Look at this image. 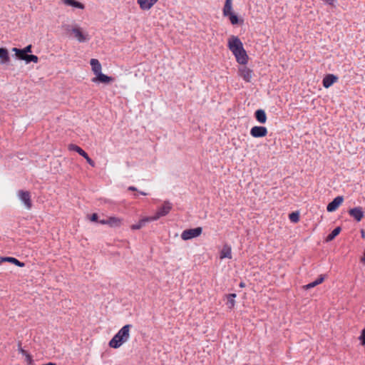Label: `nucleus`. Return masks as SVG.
<instances>
[{"label":"nucleus","instance_id":"obj_1","mask_svg":"<svg viewBox=\"0 0 365 365\" xmlns=\"http://www.w3.org/2000/svg\"><path fill=\"white\" fill-rule=\"evenodd\" d=\"M227 47L236 58V61L241 65H246L249 56L244 48L243 43L239 37L231 36L227 40Z\"/></svg>","mask_w":365,"mask_h":365},{"label":"nucleus","instance_id":"obj_2","mask_svg":"<svg viewBox=\"0 0 365 365\" xmlns=\"http://www.w3.org/2000/svg\"><path fill=\"white\" fill-rule=\"evenodd\" d=\"M130 324L123 326L112 339L109 341V346L113 349H118L130 339Z\"/></svg>","mask_w":365,"mask_h":365},{"label":"nucleus","instance_id":"obj_3","mask_svg":"<svg viewBox=\"0 0 365 365\" xmlns=\"http://www.w3.org/2000/svg\"><path fill=\"white\" fill-rule=\"evenodd\" d=\"M66 30L68 32H71L73 36L80 43L88 41L90 38L88 33L84 32L83 29L78 25L75 26H67Z\"/></svg>","mask_w":365,"mask_h":365},{"label":"nucleus","instance_id":"obj_4","mask_svg":"<svg viewBox=\"0 0 365 365\" xmlns=\"http://www.w3.org/2000/svg\"><path fill=\"white\" fill-rule=\"evenodd\" d=\"M172 204L168 201H165L163 202V205L159 207L155 215L150 217L152 221H155L161 217L167 215L172 210Z\"/></svg>","mask_w":365,"mask_h":365},{"label":"nucleus","instance_id":"obj_5","mask_svg":"<svg viewBox=\"0 0 365 365\" xmlns=\"http://www.w3.org/2000/svg\"><path fill=\"white\" fill-rule=\"evenodd\" d=\"M202 229L200 227L185 230L181 234V238L183 240H188L197 237L201 235Z\"/></svg>","mask_w":365,"mask_h":365},{"label":"nucleus","instance_id":"obj_6","mask_svg":"<svg viewBox=\"0 0 365 365\" xmlns=\"http://www.w3.org/2000/svg\"><path fill=\"white\" fill-rule=\"evenodd\" d=\"M17 195L20 200L24 204L27 210H30L32 207L31 193L29 191L19 190Z\"/></svg>","mask_w":365,"mask_h":365},{"label":"nucleus","instance_id":"obj_7","mask_svg":"<svg viewBox=\"0 0 365 365\" xmlns=\"http://www.w3.org/2000/svg\"><path fill=\"white\" fill-rule=\"evenodd\" d=\"M239 68L238 72L239 75L246 82H250L252 78L253 71L248 67L245 66V65H242Z\"/></svg>","mask_w":365,"mask_h":365},{"label":"nucleus","instance_id":"obj_8","mask_svg":"<svg viewBox=\"0 0 365 365\" xmlns=\"http://www.w3.org/2000/svg\"><path fill=\"white\" fill-rule=\"evenodd\" d=\"M348 212L356 222H360L364 217V212L361 207L351 208L349 210Z\"/></svg>","mask_w":365,"mask_h":365},{"label":"nucleus","instance_id":"obj_9","mask_svg":"<svg viewBox=\"0 0 365 365\" xmlns=\"http://www.w3.org/2000/svg\"><path fill=\"white\" fill-rule=\"evenodd\" d=\"M267 134V129L264 126H254L250 130V135L254 138H262Z\"/></svg>","mask_w":365,"mask_h":365},{"label":"nucleus","instance_id":"obj_10","mask_svg":"<svg viewBox=\"0 0 365 365\" xmlns=\"http://www.w3.org/2000/svg\"><path fill=\"white\" fill-rule=\"evenodd\" d=\"M344 197L343 196H337L331 202L327 205V210L328 212H334L335 211L339 205L343 202Z\"/></svg>","mask_w":365,"mask_h":365},{"label":"nucleus","instance_id":"obj_11","mask_svg":"<svg viewBox=\"0 0 365 365\" xmlns=\"http://www.w3.org/2000/svg\"><path fill=\"white\" fill-rule=\"evenodd\" d=\"M113 80L114 79L112 77L108 76L102 73V72H101V73L97 75L96 77L93 78L91 81L93 83H102L108 84V83L113 82Z\"/></svg>","mask_w":365,"mask_h":365},{"label":"nucleus","instance_id":"obj_12","mask_svg":"<svg viewBox=\"0 0 365 365\" xmlns=\"http://www.w3.org/2000/svg\"><path fill=\"white\" fill-rule=\"evenodd\" d=\"M338 81V77L334 74H327L322 81L323 86L326 88H329L331 85Z\"/></svg>","mask_w":365,"mask_h":365},{"label":"nucleus","instance_id":"obj_13","mask_svg":"<svg viewBox=\"0 0 365 365\" xmlns=\"http://www.w3.org/2000/svg\"><path fill=\"white\" fill-rule=\"evenodd\" d=\"M158 0H138L137 3L142 10L150 9Z\"/></svg>","mask_w":365,"mask_h":365},{"label":"nucleus","instance_id":"obj_14","mask_svg":"<svg viewBox=\"0 0 365 365\" xmlns=\"http://www.w3.org/2000/svg\"><path fill=\"white\" fill-rule=\"evenodd\" d=\"M232 247L230 245L225 244L223 245L220 252V258L223 259L225 258L232 259Z\"/></svg>","mask_w":365,"mask_h":365},{"label":"nucleus","instance_id":"obj_15","mask_svg":"<svg viewBox=\"0 0 365 365\" xmlns=\"http://www.w3.org/2000/svg\"><path fill=\"white\" fill-rule=\"evenodd\" d=\"M90 64L91 66V70H92L93 73L96 75V76L101 73L102 66L98 59H96V58L91 59Z\"/></svg>","mask_w":365,"mask_h":365},{"label":"nucleus","instance_id":"obj_16","mask_svg":"<svg viewBox=\"0 0 365 365\" xmlns=\"http://www.w3.org/2000/svg\"><path fill=\"white\" fill-rule=\"evenodd\" d=\"M123 223V219L117 217H108V225L112 227H120Z\"/></svg>","mask_w":365,"mask_h":365},{"label":"nucleus","instance_id":"obj_17","mask_svg":"<svg viewBox=\"0 0 365 365\" xmlns=\"http://www.w3.org/2000/svg\"><path fill=\"white\" fill-rule=\"evenodd\" d=\"M10 61L8 50L5 48H0V63L4 64Z\"/></svg>","mask_w":365,"mask_h":365},{"label":"nucleus","instance_id":"obj_18","mask_svg":"<svg viewBox=\"0 0 365 365\" xmlns=\"http://www.w3.org/2000/svg\"><path fill=\"white\" fill-rule=\"evenodd\" d=\"M257 120L260 123H265L267 121V115L264 110L259 109L255 113Z\"/></svg>","mask_w":365,"mask_h":365},{"label":"nucleus","instance_id":"obj_19","mask_svg":"<svg viewBox=\"0 0 365 365\" xmlns=\"http://www.w3.org/2000/svg\"><path fill=\"white\" fill-rule=\"evenodd\" d=\"M61 1L66 5L71 6L80 9H83L85 8L84 5L82 3L78 2L76 0H61Z\"/></svg>","mask_w":365,"mask_h":365},{"label":"nucleus","instance_id":"obj_20","mask_svg":"<svg viewBox=\"0 0 365 365\" xmlns=\"http://www.w3.org/2000/svg\"><path fill=\"white\" fill-rule=\"evenodd\" d=\"M227 299L226 304L230 309H232L235 306V300L236 294H229L225 295Z\"/></svg>","mask_w":365,"mask_h":365},{"label":"nucleus","instance_id":"obj_21","mask_svg":"<svg viewBox=\"0 0 365 365\" xmlns=\"http://www.w3.org/2000/svg\"><path fill=\"white\" fill-rule=\"evenodd\" d=\"M151 221H152V220L150 219V217H143L138 222V223L132 225L130 228L132 230H140L145 225L146 222H151Z\"/></svg>","mask_w":365,"mask_h":365},{"label":"nucleus","instance_id":"obj_22","mask_svg":"<svg viewBox=\"0 0 365 365\" xmlns=\"http://www.w3.org/2000/svg\"><path fill=\"white\" fill-rule=\"evenodd\" d=\"M232 0H226L225 3L224 8H223V11H222L223 15L225 16H227L231 14L232 13Z\"/></svg>","mask_w":365,"mask_h":365},{"label":"nucleus","instance_id":"obj_23","mask_svg":"<svg viewBox=\"0 0 365 365\" xmlns=\"http://www.w3.org/2000/svg\"><path fill=\"white\" fill-rule=\"evenodd\" d=\"M1 262H9L14 264L15 265H16L18 267H24V263L20 262L19 260H18L17 259H16L14 257H2L1 259Z\"/></svg>","mask_w":365,"mask_h":365},{"label":"nucleus","instance_id":"obj_24","mask_svg":"<svg viewBox=\"0 0 365 365\" xmlns=\"http://www.w3.org/2000/svg\"><path fill=\"white\" fill-rule=\"evenodd\" d=\"M341 231V227H336L331 231V232L330 234H329L327 235L325 241L327 242L332 241L340 233Z\"/></svg>","mask_w":365,"mask_h":365},{"label":"nucleus","instance_id":"obj_25","mask_svg":"<svg viewBox=\"0 0 365 365\" xmlns=\"http://www.w3.org/2000/svg\"><path fill=\"white\" fill-rule=\"evenodd\" d=\"M324 280V276L320 275L315 281H314L307 285L303 286V288L305 289H310L312 287H314L322 283Z\"/></svg>","mask_w":365,"mask_h":365},{"label":"nucleus","instance_id":"obj_26","mask_svg":"<svg viewBox=\"0 0 365 365\" xmlns=\"http://www.w3.org/2000/svg\"><path fill=\"white\" fill-rule=\"evenodd\" d=\"M12 51L15 53L16 56L20 60H25L26 54L23 49L13 48Z\"/></svg>","mask_w":365,"mask_h":365},{"label":"nucleus","instance_id":"obj_27","mask_svg":"<svg viewBox=\"0 0 365 365\" xmlns=\"http://www.w3.org/2000/svg\"><path fill=\"white\" fill-rule=\"evenodd\" d=\"M26 63L34 62V63H38V58L37 56L35 55H29L26 54V59L24 60Z\"/></svg>","mask_w":365,"mask_h":365},{"label":"nucleus","instance_id":"obj_28","mask_svg":"<svg viewBox=\"0 0 365 365\" xmlns=\"http://www.w3.org/2000/svg\"><path fill=\"white\" fill-rule=\"evenodd\" d=\"M227 16H229L230 21L232 24L235 25V24H238V22H239L238 17L235 14L232 13L231 14L228 15Z\"/></svg>","mask_w":365,"mask_h":365},{"label":"nucleus","instance_id":"obj_29","mask_svg":"<svg viewBox=\"0 0 365 365\" xmlns=\"http://www.w3.org/2000/svg\"><path fill=\"white\" fill-rule=\"evenodd\" d=\"M359 339L362 345H365V329H362Z\"/></svg>","mask_w":365,"mask_h":365},{"label":"nucleus","instance_id":"obj_30","mask_svg":"<svg viewBox=\"0 0 365 365\" xmlns=\"http://www.w3.org/2000/svg\"><path fill=\"white\" fill-rule=\"evenodd\" d=\"M290 220L292 222H297V212H293L289 215Z\"/></svg>","mask_w":365,"mask_h":365},{"label":"nucleus","instance_id":"obj_31","mask_svg":"<svg viewBox=\"0 0 365 365\" xmlns=\"http://www.w3.org/2000/svg\"><path fill=\"white\" fill-rule=\"evenodd\" d=\"M68 148L69 150H73V151L78 152V150L79 149L80 147L76 145H74V144H69Z\"/></svg>","mask_w":365,"mask_h":365},{"label":"nucleus","instance_id":"obj_32","mask_svg":"<svg viewBox=\"0 0 365 365\" xmlns=\"http://www.w3.org/2000/svg\"><path fill=\"white\" fill-rule=\"evenodd\" d=\"M87 163L91 165L92 167H95L96 164L94 163V161L89 157L88 156L86 158Z\"/></svg>","mask_w":365,"mask_h":365},{"label":"nucleus","instance_id":"obj_33","mask_svg":"<svg viewBox=\"0 0 365 365\" xmlns=\"http://www.w3.org/2000/svg\"><path fill=\"white\" fill-rule=\"evenodd\" d=\"M98 216L96 213H93V215H91V216L90 217V220L92 222H97L98 221Z\"/></svg>","mask_w":365,"mask_h":365},{"label":"nucleus","instance_id":"obj_34","mask_svg":"<svg viewBox=\"0 0 365 365\" xmlns=\"http://www.w3.org/2000/svg\"><path fill=\"white\" fill-rule=\"evenodd\" d=\"M31 48H32V46L29 45V46H26L23 50L24 51L26 54H28V53L31 52Z\"/></svg>","mask_w":365,"mask_h":365},{"label":"nucleus","instance_id":"obj_35","mask_svg":"<svg viewBox=\"0 0 365 365\" xmlns=\"http://www.w3.org/2000/svg\"><path fill=\"white\" fill-rule=\"evenodd\" d=\"M26 361L29 362V364H31L32 358L29 354H26Z\"/></svg>","mask_w":365,"mask_h":365},{"label":"nucleus","instance_id":"obj_36","mask_svg":"<svg viewBox=\"0 0 365 365\" xmlns=\"http://www.w3.org/2000/svg\"><path fill=\"white\" fill-rule=\"evenodd\" d=\"M80 155H81L82 157H83L85 159L88 156V154H87L84 150H83V151L81 153Z\"/></svg>","mask_w":365,"mask_h":365},{"label":"nucleus","instance_id":"obj_37","mask_svg":"<svg viewBox=\"0 0 365 365\" xmlns=\"http://www.w3.org/2000/svg\"><path fill=\"white\" fill-rule=\"evenodd\" d=\"M80 155H81L82 157H83L85 159L88 156V154H87L84 150H83V151L81 153Z\"/></svg>","mask_w":365,"mask_h":365},{"label":"nucleus","instance_id":"obj_38","mask_svg":"<svg viewBox=\"0 0 365 365\" xmlns=\"http://www.w3.org/2000/svg\"><path fill=\"white\" fill-rule=\"evenodd\" d=\"M80 155H81L82 157H83L85 159L88 156V154H87L84 150H83V151L81 153Z\"/></svg>","mask_w":365,"mask_h":365},{"label":"nucleus","instance_id":"obj_39","mask_svg":"<svg viewBox=\"0 0 365 365\" xmlns=\"http://www.w3.org/2000/svg\"><path fill=\"white\" fill-rule=\"evenodd\" d=\"M99 223L102 225H108V218L106 220H101L99 221Z\"/></svg>","mask_w":365,"mask_h":365},{"label":"nucleus","instance_id":"obj_40","mask_svg":"<svg viewBox=\"0 0 365 365\" xmlns=\"http://www.w3.org/2000/svg\"><path fill=\"white\" fill-rule=\"evenodd\" d=\"M19 352L21 353L22 354L24 355H26V354H28L24 349H23L22 348H20L19 349Z\"/></svg>","mask_w":365,"mask_h":365},{"label":"nucleus","instance_id":"obj_41","mask_svg":"<svg viewBox=\"0 0 365 365\" xmlns=\"http://www.w3.org/2000/svg\"><path fill=\"white\" fill-rule=\"evenodd\" d=\"M128 190H133V191H135L137 190L136 187H133V186H130L128 187Z\"/></svg>","mask_w":365,"mask_h":365},{"label":"nucleus","instance_id":"obj_42","mask_svg":"<svg viewBox=\"0 0 365 365\" xmlns=\"http://www.w3.org/2000/svg\"><path fill=\"white\" fill-rule=\"evenodd\" d=\"M361 233L362 238H365V231L364 230H361Z\"/></svg>","mask_w":365,"mask_h":365},{"label":"nucleus","instance_id":"obj_43","mask_svg":"<svg viewBox=\"0 0 365 365\" xmlns=\"http://www.w3.org/2000/svg\"><path fill=\"white\" fill-rule=\"evenodd\" d=\"M361 261L365 264V251H364V257L361 258Z\"/></svg>","mask_w":365,"mask_h":365},{"label":"nucleus","instance_id":"obj_44","mask_svg":"<svg viewBox=\"0 0 365 365\" xmlns=\"http://www.w3.org/2000/svg\"><path fill=\"white\" fill-rule=\"evenodd\" d=\"M83 150L81 148H79V149L78 150V153L80 155L81 153L83 151Z\"/></svg>","mask_w":365,"mask_h":365},{"label":"nucleus","instance_id":"obj_45","mask_svg":"<svg viewBox=\"0 0 365 365\" xmlns=\"http://www.w3.org/2000/svg\"><path fill=\"white\" fill-rule=\"evenodd\" d=\"M240 286L241 287H245V284H244L243 282H241V283H240Z\"/></svg>","mask_w":365,"mask_h":365},{"label":"nucleus","instance_id":"obj_46","mask_svg":"<svg viewBox=\"0 0 365 365\" xmlns=\"http://www.w3.org/2000/svg\"><path fill=\"white\" fill-rule=\"evenodd\" d=\"M140 194H141V195H147V193L143 192H140Z\"/></svg>","mask_w":365,"mask_h":365},{"label":"nucleus","instance_id":"obj_47","mask_svg":"<svg viewBox=\"0 0 365 365\" xmlns=\"http://www.w3.org/2000/svg\"><path fill=\"white\" fill-rule=\"evenodd\" d=\"M297 215H298V220H299V213L298 212L297 213Z\"/></svg>","mask_w":365,"mask_h":365}]
</instances>
